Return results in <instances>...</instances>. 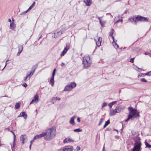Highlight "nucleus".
Wrapping results in <instances>:
<instances>
[{"label": "nucleus", "mask_w": 151, "mask_h": 151, "mask_svg": "<svg viewBox=\"0 0 151 151\" xmlns=\"http://www.w3.org/2000/svg\"><path fill=\"white\" fill-rule=\"evenodd\" d=\"M135 58H131L130 60V62L131 63H133L134 62V59Z\"/></svg>", "instance_id": "37998d69"}, {"label": "nucleus", "mask_w": 151, "mask_h": 151, "mask_svg": "<svg viewBox=\"0 0 151 151\" xmlns=\"http://www.w3.org/2000/svg\"><path fill=\"white\" fill-rule=\"evenodd\" d=\"M118 101H113V102H111V103H110V104H111L112 105V106H113L115 104H116L117 103V102H118Z\"/></svg>", "instance_id": "f704fd0d"}, {"label": "nucleus", "mask_w": 151, "mask_h": 151, "mask_svg": "<svg viewBox=\"0 0 151 151\" xmlns=\"http://www.w3.org/2000/svg\"><path fill=\"white\" fill-rule=\"evenodd\" d=\"M60 65L61 66H65V63H62L61 64H60Z\"/></svg>", "instance_id": "3c124183"}, {"label": "nucleus", "mask_w": 151, "mask_h": 151, "mask_svg": "<svg viewBox=\"0 0 151 151\" xmlns=\"http://www.w3.org/2000/svg\"><path fill=\"white\" fill-rule=\"evenodd\" d=\"M23 117L25 119H26L27 118V115L25 112L22 111L20 114L17 117Z\"/></svg>", "instance_id": "f8f14e48"}, {"label": "nucleus", "mask_w": 151, "mask_h": 151, "mask_svg": "<svg viewBox=\"0 0 151 151\" xmlns=\"http://www.w3.org/2000/svg\"><path fill=\"white\" fill-rule=\"evenodd\" d=\"M70 47V45L69 44H67L65 47L60 54L61 56H63L67 52Z\"/></svg>", "instance_id": "0eeeda50"}, {"label": "nucleus", "mask_w": 151, "mask_h": 151, "mask_svg": "<svg viewBox=\"0 0 151 151\" xmlns=\"http://www.w3.org/2000/svg\"><path fill=\"white\" fill-rule=\"evenodd\" d=\"M63 32V31L60 30V31L59 32H57V33H55V34H58V35H60Z\"/></svg>", "instance_id": "cd10ccee"}, {"label": "nucleus", "mask_w": 151, "mask_h": 151, "mask_svg": "<svg viewBox=\"0 0 151 151\" xmlns=\"http://www.w3.org/2000/svg\"><path fill=\"white\" fill-rule=\"evenodd\" d=\"M20 106V104L19 103H17L15 105V107L17 109H18Z\"/></svg>", "instance_id": "a878e982"}, {"label": "nucleus", "mask_w": 151, "mask_h": 151, "mask_svg": "<svg viewBox=\"0 0 151 151\" xmlns=\"http://www.w3.org/2000/svg\"><path fill=\"white\" fill-rule=\"evenodd\" d=\"M73 131L75 132H79L82 131L81 129L78 128L75 129L73 130Z\"/></svg>", "instance_id": "bb28decb"}, {"label": "nucleus", "mask_w": 151, "mask_h": 151, "mask_svg": "<svg viewBox=\"0 0 151 151\" xmlns=\"http://www.w3.org/2000/svg\"><path fill=\"white\" fill-rule=\"evenodd\" d=\"M39 96L38 94H36L34 97V99H33L31 102L30 104H31L34 102L37 103L38 101Z\"/></svg>", "instance_id": "9d476101"}, {"label": "nucleus", "mask_w": 151, "mask_h": 151, "mask_svg": "<svg viewBox=\"0 0 151 151\" xmlns=\"http://www.w3.org/2000/svg\"><path fill=\"white\" fill-rule=\"evenodd\" d=\"M140 81L143 82H147V81L144 78H142L140 79Z\"/></svg>", "instance_id": "2f4dec72"}, {"label": "nucleus", "mask_w": 151, "mask_h": 151, "mask_svg": "<svg viewBox=\"0 0 151 151\" xmlns=\"http://www.w3.org/2000/svg\"><path fill=\"white\" fill-rule=\"evenodd\" d=\"M35 4V2H34L31 5V6L33 7Z\"/></svg>", "instance_id": "09e8293b"}, {"label": "nucleus", "mask_w": 151, "mask_h": 151, "mask_svg": "<svg viewBox=\"0 0 151 151\" xmlns=\"http://www.w3.org/2000/svg\"><path fill=\"white\" fill-rule=\"evenodd\" d=\"M25 135H22L20 137V140L22 141V143L23 144H24V140H25Z\"/></svg>", "instance_id": "4be33fe9"}, {"label": "nucleus", "mask_w": 151, "mask_h": 151, "mask_svg": "<svg viewBox=\"0 0 151 151\" xmlns=\"http://www.w3.org/2000/svg\"><path fill=\"white\" fill-rule=\"evenodd\" d=\"M104 119L103 118H101L100 120L99 124H98V126H100L101 124H102V123L104 121Z\"/></svg>", "instance_id": "c756f323"}, {"label": "nucleus", "mask_w": 151, "mask_h": 151, "mask_svg": "<svg viewBox=\"0 0 151 151\" xmlns=\"http://www.w3.org/2000/svg\"><path fill=\"white\" fill-rule=\"evenodd\" d=\"M116 108L117 109L118 112L119 113L124 109L125 107L123 106H116Z\"/></svg>", "instance_id": "ddd939ff"}, {"label": "nucleus", "mask_w": 151, "mask_h": 151, "mask_svg": "<svg viewBox=\"0 0 151 151\" xmlns=\"http://www.w3.org/2000/svg\"><path fill=\"white\" fill-rule=\"evenodd\" d=\"M135 143L134 144V147L132 151H140L141 150L142 144L139 141L135 140Z\"/></svg>", "instance_id": "7ed1b4c3"}, {"label": "nucleus", "mask_w": 151, "mask_h": 151, "mask_svg": "<svg viewBox=\"0 0 151 151\" xmlns=\"http://www.w3.org/2000/svg\"><path fill=\"white\" fill-rule=\"evenodd\" d=\"M110 120H108L107 121L105 122V124H104L103 128H105L107 125H108L110 124Z\"/></svg>", "instance_id": "5701e85b"}, {"label": "nucleus", "mask_w": 151, "mask_h": 151, "mask_svg": "<svg viewBox=\"0 0 151 151\" xmlns=\"http://www.w3.org/2000/svg\"><path fill=\"white\" fill-rule=\"evenodd\" d=\"M56 70V69L55 68L52 72V76H55Z\"/></svg>", "instance_id": "72a5a7b5"}, {"label": "nucleus", "mask_w": 151, "mask_h": 151, "mask_svg": "<svg viewBox=\"0 0 151 151\" xmlns=\"http://www.w3.org/2000/svg\"><path fill=\"white\" fill-rule=\"evenodd\" d=\"M114 30L113 29H111V32H110L109 35L111 36V35H113V32H114Z\"/></svg>", "instance_id": "c03bdc74"}, {"label": "nucleus", "mask_w": 151, "mask_h": 151, "mask_svg": "<svg viewBox=\"0 0 151 151\" xmlns=\"http://www.w3.org/2000/svg\"><path fill=\"white\" fill-rule=\"evenodd\" d=\"M14 142H15V138H14V139L13 145H11L12 148V147H13V148H15L14 147H15V144H14Z\"/></svg>", "instance_id": "4c0bfd02"}, {"label": "nucleus", "mask_w": 151, "mask_h": 151, "mask_svg": "<svg viewBox=\"0 0 151 151\" xmlns=\"http://www.w3.org/2000/svg\"><path fill=\"white\" fill-rule=\"evenodd\" d=\"M10 27L12 30H14L16 27L15 24L14 23L12 22L10 24Z\"/></svg>", "instance_id": "aec40b11"}, {"label": "nucleus", "mask_w": 151, "mask_h": 151, "mask_svg": "<svg viewBox=\"0 0 151 151\" xmlns=\"http://www.w3.org/2000/svg\"><path fill=\"white\" fill-rule=\"evenodd\" d=\"M23 50V45H20L18 47V52L17 53V55L19 56L22 52Z\"/></svg>", "instance_id": "2eb2a0df"}, {"label": "nucleus", "mask_w": 151, "mask_h": 151, "mask_svg": "<svg viewBox=\"0 0 151 151\" xmlns=\"http://www.w3.org/2000/svg\"><path fill=\"white\" fill-rule=\"evenodd\" d=\"M83 67L86 68L90 65L91 62L90 61V58L88 56L84 57L83 58Z\"/></svg>", "instance_id": "20e7f679"}, {"label": "nucleus", "mask_w": 151, "mask_h": 151, "mask_svg": "<svg viewBox=\"0 0 151 151\" xmlns=\"http://www.w3.org/2000/svg\"><path fill=\"white\" fill-rule=\"evenodd\" d=\"M98 20H99V22L101 24V25L102 26H103V25H102V24L101 23V18L100 17H99L98 18Z\"/></svg>", "instance_id": "a18cd8bd"}, {"label": "nucleus", "mask_w": 151, "mask_h": 151, "mask_svg": "<svg viewBox=\"0 0 151 151\" xmlns=\"http://www.w3.org/2000/svg\"><path fill=\"white\" fill-rule=\"evenodd\" d=\"M12 151H14L15 148H13V147H12Z\"/></svg>", "instance_id": "0e129e2a"}, {"label": "nucleus", "mask_w": 151, "mask_h": 151, "mask_svg": "<svg viewBox=\"0 0 151 151\" xmlns=\"http://www.w3.org/2000/svg\"><path fill=\"white\" fill-rule=\"evenodd\" d=\"M145 75L146 76H150L151 75V71H150L149 72L147 73H145Z\"/></svg>", "instance_id": "58836bf2"}, {"label": "nucleus", "mask_w": 151, "mask_h": 151, "mask_svg": "<svg viewBox=\"0 0 151 151\" xmlns=\"http://www.w3.org/2000/svg\"><path fill=\"white\" fill-rule=\"evenodd\" d=\"M73 140L70 138H66L63 141L64 143H65L69 142H73Z\"/></svg>", "instance_id": "dca6fc26"}, {"label": "nucleus", "mask_w": 151, "mask_h": 151, "mask_svg": "<svg viewBox=\"0 0 151 151\" xmlns=\"http://www.w3.org/2000/svg\"><path fill=\"white\" fill-rule=\"evenodd\" d=\"M144 54L145 55H148V53L147 52H145V53Z\"/></svg>", "instance_id": "13d9d810"}, {"label": "nucleus", "mask_w": 151, "mask_h": 151, "mask_svg": "<svg viewBox=\"0 0 151 151\" xmlns=\"http://www.w3.org/2000/svg\"><path fill=\"white\" fill-rule=\"evenodd\" d=\"M107 105V104L106 103V102H104L103 104H102V107H104V106H106Z\"/></svg>", "instance_id": "a19ab883"}, {"label": "nucleus", "mask_w": 151, "mask_h": 151, "mask_svg": "<svg viewBox=\"0 0 151 151\" xmlns=\"http://www.w3.org/2000/svg\"><path fill=\"white\" fill-rule=\"evenodd\" d=\"M73 149L74 148L73 146H66L63 149V151H72Z\"/></svg>", "instance_id": "6e6552de"}, {"label": "nucleus", "mask_w": 151, "mask_h": 151, "mask_svg": "<svg viewBox=\"0 0 151 151\" xmlns=\"http://www.w3.org/2000/svg\"><path fill=\"white\" fill-rule=\"evenodd\" d=\"M8 60H7L6 62V64H5V65L4 66V68H5V67L6 66V65H7V63H6V62H7Z\"/></svg>", "instance_id": "e2e57ef3"}, {"label": "nucleus", "mask_w": 151, "mask_h": 151, "mask_svg": "<svg viewBox=\"0 0 151 151\" xmlns=\"http://www.w3.org/2000/svg\"><path fill=\"white\" fill-rule=\"evenodd\" d=\"M8 22H11V19H8Z\"/></svg>", "instance_id": "bf43d9fd"}, {"label": "nucleus", "mask_w": 151, "mask_h": 151, "mask_svg": "<svg viewBox=\"0 0 151 151\" xmlns=\"http://www.w3.org/2000/svg\"><path fill=\"white\" fill-rule=\"evenodd\" d=\"M104 146L103 147V148L102 151H104Z\"/></svg>", "instance_id": "69168bd1"}, {"label": "nucleus", "mask_w": 151, "mask_h": 151, "mask_svg": "<svg viewBox=\"0 0 151 151\" xmlns=\"http://www.w3.org/2000/svg\"><path fill=\"white\" fill-rule=\"evenodd\" d=\"M102 40V38L101 37H99L98 41H96V44L97 46L100 47L101 45V42Z\"/></svg>", "instance_id": "4468645a"}, {"label": "nucleus", "mask_w": 151, "mask_h": 151, "mask_svg": "<svg viewBox=\"0 0 151 151\" xmlns=\"http://www.w3.org/2000/svg\"><path fill=\"white\" fill-rule=\"evenodd\" d=\"M119 113L117 111V109L116 107L115 109H110L109 112V115L110 116H112L115 115L116 113Z\"/></svg>", "instance_id": "1a4fd4ad"}, {"label": "nucleus", "mask_w": 151, "mask_h": 151, "mask_svg": "<svg viewBox=\"0 0 151 151\" xmlns=\"http://www.w3.org/2000/svg\"><path fill=\"white\" fill-rule=\"evenodd\" d=\"M36 136H37V139H39L41 138V137L40 136V134L39 135H36Z\"/></svg>", "instance_id": "49530a36"}, {"label": "nucleus", "mask_w": 151, "mask_h": 151, "mask_svg": "<svg viewBox=\"0 0 151 151\" xmlns=\"http://www.w3.org/2000/svg\"><path fill=\"white\" fill-rule=\"evenodd\" d=\"M81 148L79 146H77L75 150L74 151H78L80 150Z\"/></svg>", "instance_id": "e433bc0d"}, {"label": "nucleus", "mask_w": 151, "mask_h": 151, "mask_svg": "<svg viewBox=\"0 0 151 151\" xmlns=\"http://www.w3.org/2000/svg\"><path fill=\"white\" fill-rule=\"evenodd\" d=\"M38 65V64L36 63L35 65H33L32 67L31 71L34 73L35 70L37 69Z\"/></svg>", "instance_id": "f3484780"}, {"label": "nucleus", "mask_w": 151, "mask_h": 151, "mask_svg": "<svg viewBox=\"0 0 151 151\" xmlns=\"http://www.w3.org/2000/svg\"><path fill=\"white\" fill-rule=\"evenodd\" d=\"M22 86L23 87H24L26 88V87H27V84L25 83H24L22 84Z\"/></svg>", "instance_id": "79ce46f5"}, {"label": "nucleus", "mask_w": 151, "mask_h": 151, "mask_svg": "<svg viewBox=\"0 0 151 151\" xmlns=\"http://www.w3.org/2000/svg\"><path fill=\"white\" fill-rule=\"evenodd\" d=\"M145 143L146 145V147H148L149 148L151 147V145H150L147 142H145Z\"/></svg>", "instance_id": "c85d7f7f"}, {"label": "nucleus", "mask_w": 151, "mask_h": 151, "mask_svg": "<svg viewBox=\"0 0 151 151\" xmlns=\"http://www.w3.org/2000/svg\"><path fill=\"white\" fill-rule=\"evenodd\" d=\"M106 130H107L109 131V128H107L106 129Z\"/></svg>", "instance_id": "774afa93"}, {"label": "nucleus", "mask_w": 151, "mask_h": 151, "mask_svg": "<svg viewBox=\"0 0 151 151\" xmlns=\"http://www.w3.org/2000/svg\"><path fill=\"white\" fill-rule=\"evenodd\" d=\"M42 37V35H41L40 36V37L39 38V40Z\"/></svg>", "instance_id": "052dcab7"}, {"label": "nucleus", "mask_w": 151, "mask_h": 151, "mask_svg": "<svg viewBox=\"0 0 151 151\" xmlns=\"http://www.w3.org/2000/svg\"><path fill=\"white\" fill-rule=\"evenodd\" d=\"M83 1L85 3L86 6H90L91 4V1L90 0H84Z\"/></svg>", "instance_id": "6ab92c4d"}, {"label": "nucleus", "mask_w": 151, "mask_h": 151, "mask_svg": "<svg viewBox=\"0 0 151 151\" xmlns=\"http://www.w3.org/2000/svg\"><path fill=\"white\" fill-rule=\"evenodd\" d=\"M32 145L30 144L29 146V149H30Z\"/></svg>", "instance_id": "338daca9"}, {"label": "nucleus", "mask_w": 151, "mask_h": 151, "mask_svg": "<svg viewBox=\"0 0 151 151\" xmlns=\"http://www.w3.org/2000/svg\"><path fill=\"white\" fill-rule=\"evenodd\" d=\"M76 117L75 116H73L71 117L70 119L69 122L70 124L72 125H74L75 124L74 119Z\"/></svg>", "instance_id": "a211bd4d"}, {"label": "nucleus", "mask_w": 151, "mask_h": 151, "mask_svg": "<svg viewBox=\"0 0 151 151\" xmlns=\"http://www.w3.org/2000/svg\"><path fill=\"white\" fill-rule=\"evenodd\" d=\"M27 12L28 10H26L25 11L23 12L20 13V15H24Z\"/></svg>", "instance_id": "473e14b6"}, {"label": "nucleus", "mask_w": 151, "mask_h": 151, "mask_svg": "<svg viewBox=\"0 0 151 151\" xmlns=\"http://www.w3.org/2000/svg\"><path fill=\"white\" fill-rule=\"evenodd\" d=\"M113 46H114V47L116 49L119 48V45L115 41L113 42Z\"/></svg>", "instance_id": "b1692460"}, {"label": "nucleus", "mask_w": 151, "mask_h": 151, "mask_svg": "<svg viewBox=\"0 0 151 151\" xmlns=\"http://www.w3.org/2000/svg\"><path fill=\"white\" fill-rule=\"evenodd\" d=\"M146 75H145V73H141L138 76H140V77H144Z\"/></svg>", "instance_id": "7c9ffc66"}, {"label": "nucleus", "mask_w": 151, "mask_h": 151, "mask_svg": "<svg viewBox=\"0 0 151 151\" xmlns=\"http://www.w3.org/2000/svg\"><path fill=\"white\" fill-rule=\"evenodd\" d=\"M54 77L52 76L50 80V83L52 86H53L54 85Z\"/></svg>", "instance_id": "412c9836"}, {"label": "nucleus", "mask_w": 151, "mask_h": 151, "mask_svg": "<svg viewBox=\"0 0 151 151\" xmlns=\"http://www.w3.org/2000/svg\"><path fill=\"white\" fill-rule=\"evenodd\" d=\"M34 73L31 71H30V72L29 74H28V73L27 74L29 76V78L28 79V80H29L30 79L31 77V76H32L33 75Z\"/></svg>", "instance_id": "393cba45"}, {"label": "nucleus", "mask_w": 151, "mask_h": 151, "mask_svg": "<svg viewBox=\"0 0 151 151\" xmlns=\"http://www.w3.org/2000/svg\"><path fill=\"white\" fill-rule=\"evenodd\" d=\"M33 7L32 6H31L29 7V8H28V9L27 10H28V11L29 10H30Z\"/></svg>", "instance_id": "8fccbe9b"}, {"label": "nucleus", "mask_w": 151, "mask_h": 151, "mask_svg": "<svg viewBox=\"0 0 151 151\" xmlns=\"http://www.w3.org/2000/svg\"><path fill=\"white\" fill-rule=\"evenodd\" d=\"M53 99H54V100H60V98H59V97H54V98H53Z\"/></svg>", "instance_id": "ea45409f"}, {"label": "nucleus", "mask_w": 151, "mask_h": 151, "mask_svg": "<svg viewBox=\"0 0 151 151\" xmlns=\"http://www.w3.org/2000/svg\"><path fill=\"white\" fill-rule=\"evenodd\" d=\"M77 121L78 122H81V120L80 118L78 117L77 119Z\"/></svg>", "instance_id": "603ef678"}, {"label": "nucleus", "mask_w": 151, "mask_h": 151, "mask_svg": "<svg viewBox=\"0 0 151 151\" xmlns=\"http://www.w3.org/2000/svg\"><path fill=\"white\" fill-rule=\"evenodd\" d=\"M37 139V138L36 136V135L34 137L32 140H33L34 141H35V140H36Z\"/></svg>", "instance_id": "de8ad7c7"}, {"label": "nucleus", "mask_w": 151, "mask_h": 151, "mask_svg": "<svg viewBox=\"0 0 151 151\" xmlns=\"http://www.w3.org/2000/svg\"><path fill=\"white\" fill-rule=\"evenodd\" d=\"M34 141L33 140H31V141H30V144L32 145V143L34 142Z\"/></svg>", "instance_id": "4d7b16f0"}, {"label": "nucleus", "mask_w": 151, "mask_h": 151, "mask_svg": "<svg viewBox=\"0 0 151 151\" xmlns=\"http://www.w3.org/2000/svg\"><path fill=\"white\" fill-rule=\"evenodd\" d=\"M128 109L129 112V114L128 115L127 118L125 120L126 122H127L130 119H133L136 118L140 116L139 112H138L136 109L133 108L131 106L129 107Z\"/></svg>", "instance_id": "f03ea898"}, {"label": "nucleus", "mask_w": 151, "mask_h": 151, "mask_svg": "<svg viewBox=\"0 0 151 151\" xmlns=\"http://www.w3.org/2000/svg\"><path fill=\"white\" fill-rule=\"evenodd\" d=\"M41 138L45 137L44 139L46 141L52 139L56 135V129L54 127H52L45 130V132L40 134Z\"/></svg>", "instance_id": "f257e3e1"}, {"label": "nucleus", "mask_w": 151, "mask_h": 151, "mask_svg": "<svg viewBox=\"0 0 151 151\" xmlns=\"http://www.w3.org/2000/svg\"><path fill=\"white\" fill-rule=\"evenodd\" d=\"M108 105V106H109V108H111L112 106V105H111V104H110V103H109V104Z\"/></svg>", "instance_id": "864d4df0"}, {"label": "nucleus", "mask_w": 151, "mask_h": 151, "mask_svg": "<svg viewBox=\"0 0 151 151\" xmlns=\"http://www.w3.org/2000/svg\"><path fill=\"white\" fill-rule=\"evenodd\" d=\"M76 86V83L74 82H72L70 83V84L66 86L63 90L64 91H69L73 88L75 87Z\"/></svg>", "instance_id": "39448f33"}, {"label": "nucleus", "mask_w": 151, "mask_h": 151, "mask_svg": "<svg viewBox=\"0 0 151 151\" xmlns=\"http://www.w3.org/2000/svg\"><path fill=\"white\" fill-rule=\"evenodd\" d=\"M12 132L14 136V139L15 138V141L16 135H15V134H14V133L12 131Z\"/></svg>", "instance_id": "6e6d98bb"}, {"label": "nucleus", "mask_w": 151, "mask_h": 151, "mask_svg": "<svg viewBox=\"0 0 151 151\" xmlns=\"http://www.w3.org/2000/svg\"><path fill=\"white\" fill-rule=\"evenodd\" d=\"M130 21L133 23L134 24H136L138 22V19L137 17V16L134 18L132 17L131 19H129Z\"/></svg>", "instance_id": "9b49d317"}, {"label": "nucleus", "mask_w": 151, "mask_h": 151, "mask_svg": "<svg viewBox=\"0 0 151 151\" xmlns=\"http://www.w3.org/2000/svg\"><path fill=\"white\" fill-rule=\"evenodd\" d=\"M29 78V76H28L27 74H26V76L24 79V81H26L27 80H28V79Z\"/></svg>", "instance_id": "c9c22d12"}, {"label": "nucleus", "mask_w": 151, "mask_h": 151, "mask_svg": "<svg viewBox=\"0 0 151 151\" xmlns=\"http://www.w3.org/2000/svg\"><path fill=\"white\" fill-rule=\"evenodd\" d=\"M122 19H121V20H120V21L119 20H118V21H117V22H119V21H121V22H122Z\"/></svg>", "instance_id": "680f3d73"}, {"label": "nucleus", "mask_w": 151, "mask_h": 151, "mask_svg": "<svg viewBox=\"0 0 151 151\" xmlns=\"http://www.w3.org/2000/svg\"><path fill=\"white\" fill-rule=\"evenodd\" d=\"M111 37L112 38V39L113 40V42H114V41H114V37L113 36V35H111Z\"/></svg>", "instance_id": "5fc2aeb1"}, {"label": "nucleus", "mask_w": 151, "mask_h": 151, "mask_svg": "<svg viewBox=\"0 0 151 151\" xmlns=\"http://www.w3.org/2000/svg\"><path fill=\"white\" fill-rule=\"evenodd\" d=\"M137 17L138 19V22L140 21L142 22H148V19L147 17L139 15L137 16Z\"/></svg>", "instance_id": "423d86ee"}]
</instances>
